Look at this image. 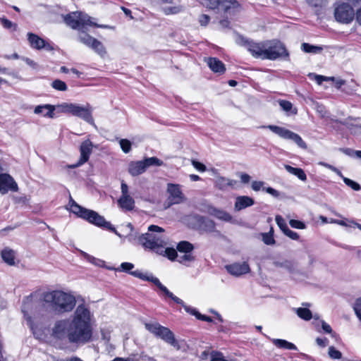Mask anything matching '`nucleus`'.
I'll use <instances>...</instances> for the list:
<instances>
[{
	"label": "nucleus",
	"instance_id": "a211bd4d",
	"mask_svg": "<svg viewBox=\"0 0 361 361\" xmlns=\"http://www.w3.org/2000/svg\"><path fill=\"white\" fill-rule=\"evenodd\" d=\"M27 39L30 42V46L36 49H45L46 50H52V46L46 42L42 38L38 35L29 32L27 34Z\"/></svg>",
	"mask_w": 361,
	"mask_h": 361
},
{
	"label": "nucleus",
	"instance_id": "0eeeda50",
	"mask_svg": "<svg viewBox=\"0 0 361 361\" xmlns=\"http://www.w3.org/2000/svg\"><path fill=\"white\" fill-rule=\"evenodd\" d=\"M145 326L147 331L156 337L162 339L173 347L178 346L173 333L169 328L163 326L157 322L145 323Z\"/></svg>",
	"mask_w": 361,
	"mask_h": 361
},
{
	"label": "nucleus",
	"instance_id": "3c124183",
	"mask_svg": "<svg viewBox=\"0 0 361 361\" xmlns=\"http://www.w3.org/2000/svg\"><path fill=\"white\" fill-rule=\"evenodd\" d=\"M134 268V264L130 262H123L120 268L118 269V271H124V272H130L131 269Z\"/></svg>",
	"mask_w": 361,
	"mask_h": 361
},
{
	"label": "nucleus",
	"instance_id": "2f4dec72",
	"mask_svg": "<svg viewBox=\"0 0 361 361\" xmlns=\"http://www.w3.org/2000/svg\"><path fill=\"white\" fill-rule=\"evenodd\" d=\"M176 249L180 252L191 253L194 250V246L190 242L183 240L178 243Z\"/></svg>",
	"mask_w": 361,
	"mask_h": 361
},
{
	"label": "nucleus",
	"instance_id": "4c0bfd02",
	"mask_svg": "<svg viewBox=\"0 0 361 361\" xmlns=\"http://www.w3.org/2000/svg\"><path fill=\"white\" fill-rule=\"evenodd\" d=\"M143 161L145 165H146V169L151 166H162L164 164V162L161 159L155 157L146 158Z\"/></svg>",
	"mask_w": 361,
	"mask_h": 361
},
{
	"label": "nucleus",
	"instance_id": "1a4fd4ad",
	"mask_svg": "<svg viewBox=\"0 0 361 361\" xmlns=\"http://www.w3.org/2000/svg\"><path fill=\"white\" fill-rule=\"evenodd\" d=\"M166 192L168 194V197L164 204L165 209L169 208L173 204L183 203L187 200L182 192L180 185L178 184L168 183Z\"/></svg>",
	"mask_w": 361,
	"mask_h": 361
},
{
	"label": "nucleus",
	"instance_id": "bb28decb",
	"mask_svg": "<svg viewBox=\"0 0 361 361\" xmlns=\"http://www.w3.org/2000/svg\"><path fill=\"white\" fill-rule=\"evenodd\" d=\"M279 104L283 111H284L288 116L295 115L298 112L297 109L294 108L292 103L289 101L281 99L279 100Z\"/></svg>",
	"mask_w": 361,
	"mask_h": 361
},
{
	"label": "nucleus",
	"instance_id": "49530a36",
	"mask_svg": "<svg viewBox=\"0 0 361 361\" xmlns=\"http://www.w3.org/2000/svg\"><path fill=\"white\" fill-rule=\"evenodd\" d=\"M82 255L88 262H90L97 266H101L104 263V261L100 260L99 259H96L95 257L88 255L87 253H86L85 252H82Z\"/></svg>",
	"mask_w": 361,
	"mask_h": 361
},
{
	"label": "nucleus",
	"instance_id": "4d7b16f0",
	"mask_svg": "<svg viewBox=\"0 0 361 361\" xmlns=\"http://www.w3.org/2000/svg\"><path fill=\"white\" fill-rule=\"evenodd\" d=\"M2 25L6 29H11L13 27L14 29L16 27V25L13 24L11 20L6 18H1V20Z\"/></svg>",
	"mask_w": 361,
	"mask_h": 361
},
{
	"label": "nucleus",
	"instance_id": "13d9d810",
	"mask_svg": "<svg viewBox=\"0 0 361 361\" xmlns=\"http://www.w3.org/2000/svg\"><path fill=\"white\" fill-rule=\"evenodd\" d=\"M339 150L349 157L356 156V151L351 148H340Z\"/></svg>",
	"mask_w": 361,
	"mask_h": 361
},
{
	"label": "nucleus",
	"instance_id": "423d86ee",
	"mask_svg": "<svg viewBox=\"0 0 361 361\" xmlns=\"http://www.w3.org/2000/svg\"><path fill=\"white\" fill-rule=\"evenodd\" d=\"M289 53L284 44L278 40L264 42V59L276 60L279 58H288Z\"/></svg>",
	"mask_w": 361,
	"mask_h": 361
},
{
	"label": "nucleus",
	"instance_id": "0e129e2a",
	"mask_svg": "<svg viewBox=\"0 0 361 361\" xmlns=\"http://www.w3.org/2000/svg\"><path fill=\"white\" fill-rule=\"evenodd\" d=\"M322 328L324 330V331L326 334H333V330L330 325H329L327 323H326L324 321L322 320Z\"/></svg>",
	"mask_w": 361,
	"mask_h": 361
},
{
	"label": "nucleus",
	"instance_id": "680f3d73",
	"mask_svg": "<svg viewBox=\"0 0 361 361\" xmlns=\"http://www.w3.org/2000/svg\"><path fill=\"white\" fill-rule=\"evenodd\" d=\"M263 190H265L267 193L271 195L272 196L275 197H278L279 196V192L271 187H267V188H262Z\"/></svg>",
	"mask_w": 361,
	"mask_h": 361
},
{
	"label": "nucleus",
	"instance_id": "bf43d9fd",
	"mask_svg": "<svg viewBox=\"0 0 361 361\" xmlns=\"http://www.w3.org/2000/svg\"><path fill=\"white\" fill-rule=\"evenodd\" d=\"M209 20L210 18L209 16L206 14H202L200 16L199 22L201 24V25L205 26L209 23Z\"/></svg>",
	"mask_w": 361,
	"mask_h": 361
},
{
	"label": "nucleus",
	"instance_id": "c9c22d12",
	"mask_svg": "<svg viewBox=\"0 0 361 361\" xmlns=\"http://www.w3.org/2000/svg\"><path fill=\"white\" fill-rule=\"evenodd\" d=\"M195 260V257L192 253H183V255H178L177 261L180 264H187Z\"/></svg>",
	"mask_w": 361,
	"mask_h": 361
},
{
	"label": "nucleus",
	"instance_id": "9d476101",
	"mask_svg": "<svg viewBox=\"0 0 361 361\" xmlns=\"http://www.w3.org/2000/svg\"><path fill=\"white\" fill-rule=\"evenodd\" d=\"M237 43L245 47L254 57L264 59V42L257 43L239 35L237 38Z\"/></svg>",
	"mask_w": 361,
	"mask_h": 361
},
{
	"label": "nucleus",
	"instance_id": "58836bf2",
	"mask_svg": "<svg viewBox=\"0 0 361 361\" xmlns=\"http://www.w3.org/2000/svg\"><path fill=\"white\" fill-rule=\"evenodd\" d=\"M274 230L271 228L270 231L268 233H262L263 242L268 245L275 244V240L273 237Z\"/></svg>",
	"mask_w": 361,
	"mask_h": 361
},
{
	"label": "nucleus",
	"instance_id": "864d4df0",
	"mask_svg": "<svg viewBox=\"0 0 361 361\" xmlns=\"http://www.w3.org/2000/svg\"><path fill=\"white\" fill-rule=\"evenodd\" d=\"M127 227L130 228L131 233L127 235L126 238H128V241L133 242L137 238V233H133V226L132 224L128 223Z\"/></svg>",
	"mask_w": 361,
	"mask_h": 361
},
{
	"label": "nucleus",
	"instance_id": "f704fd0d",
	"mask_svg": "<svg viewBox=\"0 0 361 361\" xmlns=\"http://www.w3.org/2000/svg\"><path fill=\"white\" fill-rule=\"evenodd\" d=\"M32 306V302L31 296H28L23 301L22 312L24 314V317H26V319L30 322L31 321V317L29 315V310Z\"/></svg>",
	"mask_w": 361,
	"mask_h": 361
},
{
	"label": "nucleus",
	"instance_id": "b1692460",
	"mask_svg": "<svg viewBox=\"0 0 361 361\" xmlns=\"http://www.w3.org/2000/svg\"><path fill=\"white\" fill-rule=\"evenodd\" d=\"M3 260L8 265L15 264V252L10 248H5L1 251Z\"/></svg>",
	"mask_w": 361,
	"mask_h": 361
},
{
	"label": "nucleus",
	"instance_id": "a18cd8bd",
	"mask_svg": "<svg viewBox=\"0 0 361 361\" xmlns=\"http://www.w3.org/2000/svg\"><path fill=\"white\" fill-rule=\"evenodd\" d=\"M163 252H165L166 255L170 260H171V261L177 260L178 253L175 249L168 247V248H165V250Z\"/></svg>",
	"mask_w": 361,
	"mask_h": 361
},
{
	"label": "nucleus",
	"instance_id": "ddd939ff",
	"mask_svg": "<svg viewBox=\"0 0 361 361\" xmlns=\"http://www.w3.org/2000/svg\"><path fill=\"white\" fill-rule=\"evenodd\" d=\"M193 219L196 228L200 232L213 233L216 231V224L213 220L199 214L195 215Z\"/></svg>",
	"mask_w": 361,
	"mask_h": 361
},
{
	"label": "nucleus",
	"instance_id": "2eb2a0df",
	"mask_svg": "<svg viewBox=\"0 0 361 361\" xmlns=\"http://www.w3.org/2000/svg\"><path fill=\"white\" fill-rule=\"evenodd\" d=\"M18 187L13 178L8 174H0V192L5 194L8 190L16 192Z\"/></svg>",
	"mask_w": 361,
	"mask_h": 361
},
{
	"label": "nucleus",
	"instance_id": "c85d7f7f",
	"mask_svg": "<svg viewBox=\"0 0 361 361\" xmlns=\"http://www.w3.org/2000/svg\"><path fill=\"white\" fill-rule=\"evenodd\" d=\"M90 48L92 49L95 52H97L99 56L104 57L106 54V48L103 45V44L97 39H94Z\"/></svg>",
	"mask_w": 361,
	"mask_h": 361
},
{
	"label": "nucleus",
	"instance_id": "338daca9",
	"mask_svg": "<svg viewBox=\"0 0 361 361\" xmlns=\"http://www.w3.org/2000/svg\"><path fill=\"white\" fill-rule=\"evenodd\" d=\"M121 196H129L130 195L128 194V186L123 181L121 183Z\"/></svg>",
	"mask_w": 361,
	"mask_h": 361
},
{
	"label": "nucleus",
	"instance_id": "20e7f679",
	"mask_svg": "<svg viewBox=\"0 0 361 361\" xmlns=\"http://www.w3.org/2000/svg\"><path fill=\"white\" fill-rule=\"evenodd\" d=\"M164 230L156 225L148 227V233L137 237V240L145 248L149 249L158 254H162L166 243L164 235Z\"/></svg>",
	"mask_w": 361,
	"mask_h": 361
},
{
	"label": "nucleus",
	"instance_id": "7ed1b4c3",
	"mask_svg": "<svg viewBox=\"0 0 361 361\" xmlns=\"http://www.w3.org/2000/svg\"><path fill=\"white\" fill-rule=\"evenodd\" d=\"M69 205L71 212L75 214L77 216L82 218L97 226L111 231L120 238L122 237L111 223L106 221L104 216L99 215L97 212L86 209L79 205L71 197L69 200Z\"/></svg>",
	"mask_w": 361,
	"mask_h": 361
},
{
	"label": "nucleus",
	"instance_id": "7c9ffc66",
	"mask_svg": "<svg viewBox=\"0 0 361 361\" xmlns=\"http://www.w3.org/2000/svg\"><path fill=\"white\" fill-rule=\"evenodd\" d=\"M185 311L190 314H191L192 315H194L195 316V317L197 319H200V320H202V321H205V322H213V319L212 317H209V316H207V315H204V314H200L197 310H196L195 309L191 307H185Z\"/></svg>",
	"mask_w": 361,
	"mask_h": 361
},
{
	"label": "nucleus",
	"instance_id": "79ce46f5",
	"mask_svg": "<svg viewBox=\"0 0 361 361\" xmlns=\"http://www.w3.org/2000/svg\"><path fill=\"white\" fill-rule=\"evenodd\" d=\"M183 9V7L180 5H176L173 6H166L163 8V11L165 14L170 15V14H176L179 12H180Z\"/></svg>",
	"mask_w": 361,
	"mask_h": 361
},
{
	"label": "nucleus",
	"instance_id": "8fccbe9b",
	"mask_svg": "<svg viewBox=\"0 0 361 361\" xmlns=\"http://www.w3.org/2000/svg\"><path fill=\"white\" fill-rule=\"evenodd\" d=\"M129 274L136 278L140 279L143 281L148 280V276L147 274L142 272L140 270H135L129 272Z\"/></svg>",
	"mask_w": 361,
	"mask_h": 361
},
{
	"label": "nucleus",
	"instance_id": "f257e3e1",
	"mask_svg": "<svg viewBox=\"0 0 361 361\" xmlns=\"http://www.w3.org/2000/svg\"><path fill=\"white\" fill-rule=\"evenodd\" d=\"M54 338L68 343L84 345L92 341L91 314L84 305L77 307L72 320L56 322L53 329Z\"/></svg>",
	"mask_w": 361,
	"mask_h": 361
},
{
	"label": "nucleus",
	"instance_id": "e2e57ef3",
	"mask_svg": "<svg viewBox=\"0 0 361 361\" xmlns=\"http://www.w3.org/2000/svg\"><path fill=\"white\" fill-rule=\"evenodd\" d=\"M316 343L319 346H320L322 348H324L328 345L329 340L326 338H317L316 339Z\"/></svg>",
	"mask_w": 361,
	"mask_h": 361
},
{
	"label": "nucleus",
	"instance_id": "a19ab883",
	"mask_svg": "<svg viewBox=\"0 0 361 361\" xmlns=\"http://www.w3.org/2000/svg\"><path fill=\"white\" fill-rule=\"evenodd\" d=\"M51 87L54 89L59 91H66L68 89L66 82L59 79H56L52 82Z\"/></svg>",
	"mask_w": 361,
	"mask_h": 361
},
{
	"label": "nucleus",
	"instance_id": "f8f14e48",
	"mask_svg": "<svg viewBox=\"0 0 361 361\" xmlns=\"http://www.w3.org/2000/svg\"><path fill=\"white\" fill-rule=\"evenodd\" d=\"M206 5L211 9L221 6L230 16L235 15L240 10V4L235 0H206Z\"/></svg>",
	"mask_w": 361,
	"mask_h": 361
},
{
	"label": "nucleus",
	"instance_id": "5fc2aeb1",
	"mask_svg": "<svg viewBox=\"0 0 361 361\" xmlns=\"http://www.w3.org/2000/svg\"><path fill=\"white\" fill-rule=\"evenodd\" d=\"M192 165L198 171L201 172H204L207 170L206 166L203 164L202 163L197 161V160H192Z\"/></svg>",
	"mask_w": 361,
	"mask_h": 361
},
{
	"label": "nucleus",
	"instance_id": "a878e982",
	"mask_svg": "<svg viewBox=\"0 0 361 361\" xmlns=\"http://www.w3.org/2000/svg\"><path fill=\"white\" fill-rule=\"evenodd\" d=\"M271 342L273 344L279 348L288 349L296 350L298 348L296 345L292 343H290L286 340L279 339V338H273L271 339Z\"/></svg>",
	"mask_w": 361,
	"mask_h": 361
},
{
	"label": "nucleus",
	"instance_id": "aec40b11",
	"mask_svg": "<svg viewBox=\"0 0 361 361\" xmlns=\"http://www.w3.org/2000/svg\"><path fill=\"white\" fill-rule=\"evenodd\" d=\"M209 68L214 73L222 74L225 72L226 68L221 61L214 57H209L207 60Z\"/></svg>",
	"mask_w": 361,
	"mask_h": 361
},
{
	"label": "nucleus",
	"instance_id": "f03ea898",
	"mask_svg": "<svg viewBox=\"0 0 361 361\" xmlns=\"http://www.w3.org/2000/svg\"><path fill=\"white\" fill-rule=\"evenodd\" d=\"M63 20L67 25L72 29L78 30V39L80 42L85 44L88 47L91 45L95 38L92 37L87 33V26H94L97 27H102L99 25L91 20V18L80 11L71 12L66 16H63Z\"/></svg>",
	"mask_w": 361,
	"mask_h": 361
},
{
	"label": "nucleus",
	"instance_id": "c756f323",
	"mask_svg": "<svg viewBox=\"0 0 361 361\" xmlns=\"http://www.w3.org/2000/svg\"><path fill=\"white\" fill-rule=\"evenodd\" d=\"M73 105V103L63 102L61 104L54 105V107L58 113L72 114Z\"/></svg>",
	"mask_w": 361,
	"mask_h": 361
},
{
	"label": "nucleus",
	"instance_id": "09e8293b",
	"mask_svg": "<svg viewBox=\"0 0 361 361\" xmlns=\"http://www.w3.org/2000/svg\"><path fill=\"white\" fill-rule=\"evenodd\" d=\"M275 220H276V222L277 224V225L279 226V227L280 228V229L284 232V231L288 228V226H287V224L286 222V221L283 219V218L280 216V215H276V218H275Z\"/></svg>",
	"mask_w": 361,
	"mask_h": 361
},
{
	"label": "nucleus",
	"instance_id": "9b49d317",
	"mask_svg": "<svg viewBox=\"0 0 361 361\" xmlns=\"http://www.w3.org/2000/svg\"><path fill=\"white\" fill-rule=\"evenodd\" d=\"M355 11L353 7L347 3H342L337 5L334 10L336 20L341 23L348 24L355 18Z\"/></svg>",
	"mask_w": 361,
	"mask_h": 361
},
{
	"label": "nucleus",
	"instance_id": "ea45409f",
	"mask_svg": "<svg viewBox=\"0 0 361 361\" xmlns=\"http://www.w3.org/2000/svg\"><path fill=\"white\" fill-rule=\"evenodd\" d=\"M228 178L219 177L216 180L215 186L219 190H224L228 186Z\"/></svg>",
	"mask_w": 361,
	"mask_h": 361
},
{
	"label": "nucleus",
	"instance_id": "cd10ccee",
	"mask_svg": "<svg viewBox=\"0 0 361 361\" xmlns=\"http://www.w3.org/2000/svg\"><path fill=\"white\" fill-rule=\"evenodd\" d=\"M286 170L291 174L296 176L300 180L305 181L307 180V176L305 171L300 168H294L290 165L286 164L284 166Z\"/></svg>",
	"mask_w": 361,
	"mask_h": 361
},
{
	"label": "nucleus",
	"instance_id": "c03bdc74",
	"mask_svg": "<svg viewBox=\"0 0 361 361\" xmlns=\"http://www.w3.org/2000/svg\"><path fill=\"white\" fill-rule=\"evenodd\" d=\"M329 356L334 360L341 359L342 357V353L336 350L334 346H330L329 348L328 352Z\"/></svg>",
	"mask_w": 361,
	"mask_h": 361
},
{
	"label": "nucleus",
	"instance_id": "f3484780",
	"mask_svg": "<svg viewBox=\"0 0 361 361\" xmlns=\"http://www.w3.org/2000/svg\"><path fill=\"white\" fill-rule=\"evenodd\" d=\"M227 271L231 275L239 276L242 274L250 272V269L248 264L245 262L240 263H233L225 267Z\"/></svg>",
	"mask_w": 361,
	"mask_h": 361
},
{
	"label": "nucleus",
	"instance_id": "603ef678",
	"mask_svg": "<svg viewBox=\"0 0 361 361\" xmlns=\"http://www.w3.org/2000/svg\"><path fill=\"white\" fill-rule=\"evenodd\" d=\"M289 224L291 227L295 228L304 229L306 227L303 222L298 220L291 219L290 220Z\"/></svg>",
	"mask_w": 361,
	"mask_h": 361
},
{
	"label": "nucleus",
	"instance_id": "69168bd1",
	"mask_svg": "<svg viewBox=\"0 0 361 361\" xmlns=\"http://www.w3.org/2000/svg\"><path fill=\"white\" fill-rule=\"evenodd\" d=\"M148 280H146L147 281H151L154 285H156L159 288H160V287H161L163 285L157 278L154 277L152 275L148 276Z\"/></svg>",
	"mask_w": 361,
	"mask_h": 361
},
{
	"label": "nucleus",
	"instance_id": "6ab92c4d",
	"mask_svg": "<svg viewBox=\"0 0 361 361\" xmlns=\"http://www.w3.org/2000/svg\"><path fill=\"white\" fill-rule=\"evenodd\" d=\"M207 212L209 214L226 222H229L232 220V216L229 213L224 210L217 209L213 206H208Z\"/></svg>",
	"mask_w": 361,
	"mask_h": 361
},
{
	"label": "nucleus",
	"instance_id": "5701e85b",
	"mask_svg": "<svg viewBox=\"0 0 361 361\" xmlns=\"http://www.w3.org/2000/svg\"><path fill=\"white\" fill-rule=\"evenodd\" d=\"M118 204L123 210L131 211L135 207V201L132 197L121 196L118 200Z\"/></svg>",
	"mask_w": 361,
	"mask_h": 361
},
{
	"label": "nucleus",
	"instance_id": "6e6d98bb",
	"mask_svg": "<svg viewBox=\"0 0 361 361\" xmlns=\"http://www.w3.org/2000/svg\"><path fill=\"white\" fill-rule=\"evenodd\" d=\"M283 233L293 240H298L299 238V235L296 232L291 231L289 228H287Z\"/></svg>",
	"mask_w": 361,
	"mask_h": 361
},
{
	"label": "nucleus",
	"instance_id": "052dcab7",
	"mask_svg": "<svg viewBox=\"0 0 361 361\" xmlns=\"http://www.w3.org/2000/svg\"><path fill=\"white\" fill-rule=\"evenodd\" d=\"M264 183L263 181H253L252 183V188L255 191H259L260 189L262 188Z\"/></svg>",
	"mask_w": 361,
	"mask_h": 361
},
{
	"label": "nucleus",
	"instance_id": "dca6fc26",
	"mask_svg": "<svg viewBox=\"0 0 361 361\" xmlns=\"http://www.w3.org/2000/svg\"><path fill=\"white\" fill-rule=\"evenodd\" d=\"M80 158L77 164L69 166L70 168L74 169L81 166L89 159V157L92 151V142L90 140L84 141L80 148Z\"/></svg>",
	"mask_w": 361,
	"mask_h": 361
},
{
	"label": "nucleus",
	"instance_id": "4468645a",
	"mask_svg": "<svg viewBox=\"0 0 361 361\" xmlns=\"http://www.w3.org/2000/svg\"><path fill=\"white\" fill-rule=\"evenodd\" d=\"M71 115L79 117L88 123L95 126L94 121L92 116V109L89 104L86 106H82L79 104H74Z\"/></svg>",
	"mask_w": 361,
	"mask_h": 361
},
{
	"label": "nucleus",
	"instance_id": "e433bc0d",
	"mask_svg": "<svg viewBox=\"0 0 361 361\" xmlns=\"http://www.w3.org/2000/svg\"><path fill=\"white\" fill-rule=\"evenodd\" d=\"M274 264L276 267H283L290 272L293 271L295 269V263L290 260H285L282 262H275Z\"/></svg>",
	"mask_w": 361,
	"mask_h": 361
},
{
	"label": "nucleus",
	"instance_id": "39448f33",
	"mask_svg": "<svg viewBox=\"0 0 361 361\" xmlns=\"http://www.w3.org/2000/svg\"><path fill=\"white\" fill-rule=\"evenodd\" d=\"M43 300L51 303L54 310L59 312H71L75 306L74 296L61 290L44 293Z\"/></svg>",
	"mask_w": 361,
	"mask_h": 361
},
{
	"label": "nucleus",
	"instance_id": "412c9836",
	"mask_svg": "<svg viewBox=\"0 0 361 361\" xmlns=\"http://www.w3.org/2000/svg\"><path fill=\"white\" fill-rule=\"evenodd\" d=\"M146 170V165L143 161H131L128 166V172L133 176H137L144 173Z\"/></svg>",
	"mask_w": 361,
	"mask_h": 361
},
{
	"label": "nucleus",
	"instance_id": "de8ad7c7",
	"mask_svg": "<svg viewBox=\"0 0 361 361\" xmlns=\"http://www.w3.org/2000/svg\"><path fill=\"white\" fill-rule=\"evenodd\" d=\"M343 180V182L349 187H350L353 190H360L361 189V187L360 185L355 182L354 180L350 179V178H345V177H343L342 178Z\"/></svg>",
	"mask_w": 361,
	"mask_h": 361
},
{
	"label": "nucleus",
	"instance_id": "6e6552de",
	"mask_svg": "<svg viewBox=\"0 0 361 361\" xmlns=\"http://www.w3.org/2000/svg\"><path fill=\"white\" fill-rule=\"evenodd\" d=\"M264 128L269 129L271 132L283 139L292 140L302 149H306L307 148V144L302 137L298 134L288 129L275 125H269L267 126H264Z\"/></svg>",
	"mask_w": 361,
	"mask_h": 361
},
{
	"label": "nucleus",
	"instance_id": "4be33fe9",
	"mask_svg": "<svg viewBox=\"0 0 361 361\" xmlns=\"http://www.w3.org/2000/svg\"><path fill=\"white\" fill-rule=\"evenodd\" d=\"M255 203L254 200L248 196H239L236 198L235 202V209L240 211L246 207L253 205Z\"/></svg>",
	"mask_w": 361,
	"mask_h": 361
},
{
	"label": "nucleus",
	"instance_id": "393cba45",
	"mask_svg": "<svg viewBox=\"0 0 361 361\" xmlns=\"http://www.w3.org/2000/svg\"><path fill=\"white\" fill-rule=\"evenodd\" d=\"M44 109H47V111L46 114H44V116H47L49 118H54V113L55 108L54 107V105L51 104H44L42 106H37L35 109L34 112L37 114H39L43 113V111Z\"/></svg>",
	"mask_w": 361,
	"mask_h": 361
},
{
	"label": "nucleus",
	"instance_id": "774afa93",
	"mask_svg": "<svg viewBox=\"0 0 361 361\" xmlns=\"http://www.w3.org/2000/svg\"><path fill=\"white\" fill-rule=\"evenodd\" d=\"M353 309L355 310V312H361V297L356 299Z\"/></svg>",
	"mask_w": 361,
	"mask_h": 361
},
{
	"label": "nucleus",
	"instance_id": "473e14b6",
	"mask_svg": "<svg viewBox=\"0 0 361 361\" xmlns=\"http://www.w3.org/2000/svg\"><path fill=\"white\" fill-rule=\"evenodd\" d=\"M301 49L305 53L312 54L320 53L323 50V48L322 47L312 45L310 44L305 42L302 44Z\"/></svg>",
	"mask_w": 361,
	"mask_h": 361
},
{
	"label": "nucleus",
	"instance_id": "72a5a7b5",
	"mask_svg": "<svg viewBox=\"0 0 361 361\" xmlns=\"http://www.w3.org/2000/svg\"><path fill=\"white\" fill-rule=\"evenodd\" d=\"M297 315L305 321H309L312 318V312L305 307H299L295 310Z\"/></svg>",
	"mask_w": 361,
	"mask_h": 361
},
{
	"label": "nucleus",
	"instance_id": "37998d69",
	"mask_svg": "<svg viewBox=\"0 0 361 361\" xmlns=\"http://www.w3.org/2000/svg\"><path fill=\"white\" fill-rule=\"evenodd\" d=\"M120 146L125 153H128L131 150V142L127 139H121L119 141Z\"/></svg>",
	"mask_w": 361,
	"mask_h": 361
}]
</instances>
